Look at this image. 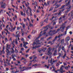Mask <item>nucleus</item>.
<instances>
[{
	"label": "nucleus",
	"mask_w": 73,
	"mask_h": 73,
	"mask_svg": "<svg viewBox=\"0 0 73 73\" xmlns=\"http://www.w3.org/2000/svg\"><path fill=\"white\" fill-rule=\"evenodd\" d=\"M2 24H3V23H2V21H0V26H2Z\"/></svg>",
	"instance_id": "36"
},
{
	"label": "nucleus",
	"mask_w": 73,
	"mask_h": 73,
	"mask_svg": "<svg viewBox=\"0 0 73 73\" xmlns=\"http://www.w3.org/2000/svg\"><path fill=\"white\" fill-rule=\"evenodd\" d=\"M71 46V50H73V45L71 46V44H70L69 46L68 47V48H70V47Z\"/></svg>",
	"instance_id": "25"
},
{
	"label": "nucleus",
	"mask_w": 73,
	"mask_h": 73,
	"mask_svg": "<svg viewBox=\"0 0 73 73\" xmlns=\"http://www.w3.org/2000/svg\"><path fill=\"white\" fill-rule=\"evenodd\" d=\"M35 45H36L35 47H33V49H35L36 48H39L40 46H37L38 45H40V41L38 40H35L34 43L33 44V46H34Z\"/></svg>",
	"instance_id": "2"
},
{
	"label": "nucleus",
	"mask_w": 73,
	"mask_h": 73,
	"mask_svg": "<svg viewBox=\"0 0 73 73\" xmlns=\"http://www.w3.org/2000/svg\"><path fill=\"white\" fill-rule=\"evenodd\" d=\"M52 48H51L50 47L48 49V50H49V51H47L46 52V54H47V55H49L50 56L52 55V53L50 52L51 50H52Z\"/></svg>",
	"instance_id": "4"
},
{
	"label": "nucleus",
	"mask_w": 73,
	"mask_h": 73,
	"mask_svg": "<svg viewBox=\"0 0 73 73\" xmlns=\"http://www.w3.org/2000/svg\"><path fill=\"white\" fill-rule=\"evenodd\" d=\"M66 56V54H65L64 56H63V58L64 59L65 58V56Z\"/></svg>",
	"instance_id": "38"
},
{
	"label": "nucleus",
	"mask_w": 73,
	"mask_h": 73,
	"mask_svg": "<svg viewBox=\"0 0 73 73\" xmlns=\"http://www.w3.org/2000/svg\"><path fill=\"white\" fill-rule=\"evenodd\" d=\"M21 14L22 16H23V12L21 11Z\"/></svg>",
	"instance_id": "44"
},
{
	"label": "nucleus",
	"mask_w": 73,
	"mask_h": 73,
	"mask_svg": "<svg viewBox=\"0 0 73 73\" xmlns=\"http://www.w3.org/2000/svg\"><path fill=\"white\" fill-rule=\"evenodd\" d=\"M55 32V31H50L49 33H48V35H46V36H49V35H50V36H52V35H53V32Z\"/></svg>",
	"instance_id": "7"
},
{
	"label": "nucleus",
	"mask_w": 73,
	"mask_h": 73,
	"mask_svg": "<svg viewBox=\"0 0 73 73\" xmlns=\"http://www.w3.org/2000/svg\"><path fill=\"white\" fill-rule=\"evenodd\" d=\"M8 27H9V25H7V26H6V28L7 29H8Z\"/></svg>",
	"instance_id": "57"
},
{
	"label": "nucleus",
	"mask_w": 73,
	"mask_h": 73,
	"mask_svg": "<svg viewBox=\"0 0 73 73\" xmlns=\"http://www.w3.org/2000/svg\"><path fill=\"white\" fill-rule=\"evenodd\" d=\"M70 0H69V1L68 2V3L66 5H65L64 6H63L61 8V9H62V8H65L66 6H68L67 9H68L67 11H66V13H67V12H68L69 11H70V9L71 8V6L70 5Z\"/></svg>",
	"instance_id": "3"
},
{
	"label": "nucleus",
	"mask_w": 73,
	"mask_h": 73,
	"mask_svg": "<svg viewBox=\"0 0 73 73\" xmlns=\"http://www.w3.org/2000/svg\"><path fill=\"white\" fill-rule=\"evenodd\" d=\"M52 59H51V61H50V59H49L48 61V63H50V64H52Z\"/></svg>",
	"instance_id": "24"
},
{
	"label": "nucleus",
	"mask_w": 73,
	"mask_h": 73,
	"mask_svg": "<svg viewBox=\"0 0 73 73\" xmlns=\"http://www.w3.org/2000/svg\"><path fill=\"white\" fill-rule=\"evenodd\" d=\"M16 28V27L15 26L14 28H12L11 30H10V32H13V31L15 30Z\"/></svg>",
	"instance_id": "15"
},
{
	"label": "nucleus",
	"mask_w": 73,
	"mask_h": 73,
	"mask_svg": "<svg viewBox=\"0 0 73 73\" xmlns=\"http://www.w3.org/2000/svg\"><path fill=\"white\" fill-rule=\"evenodd\" d=\"M27 19L28 20V21H29V22H30L29 23H30V27H32L33 26V25L31 23V22H30V20H29V18H27Z\"/></svg>",
	"instance_id": "21"
},
{
	"label": "nucleus",
	"mask_w": 73,
	"mask_h": 73,
	"mask_svg": "<svg viewBox=\"0 0 73 73\" xmlns=\"http://www.w3.org/2000/svg\"><path fill=\"white\" fill-rule=\"evenodd\" d=\"M64 19H63L64 20H65V19H64L66 18V19H67V17H65V16H64L63 17Z\"/></svg>",
	"instance_id": "39"
},
{
	"label": "nucleus",
	"mask_w": 73,
	"mask_h": 73,
	"mask_svg": "<svg viewBox=\"0 0 73 73\" xmlns=\"http://www.w3.org/2000/svg\"><path fill=\"white\" fill-rule=\"evenodd\" d=\"M15 43L16 45H17V44H18V43L17 42V39H16Z\"/></svg>",
	"instance_id": "40"
},
{
	"label": "nucleus",
	"mask_w": 73,
	"mask_h": 73,
	"mask_svg": "<svg viewBox=\"0 0 73 73\" xmlns=\"http://www.w3.org/2000/svg\"><path fill=\"white\" fill-rule=\"evenodd\" d=\"M6 32H7L8 33H9V32H8V29H6Z\"/></svg>",
	"instance_id": "54"
},
{
	"label": "nucleus",
	"mask_w": 73,
	"mask_h": 73,
	"mask_svg": "<svg viewBox=\"0 0 73 73\" xmlns=\"http://www.w3.org/2000/svg\"><path fill=\"white\" fill-rule=\"evenodd\" d=\"M21 41H22L24 42V38H21Z\"/></svg>",
	"instance_id": "37"
},
{
	"label": "nucleus",
	"mask_w": 73,
	"mask_h": 73,
	"mask_svg": "<svg viewBox=\"0 0 73 73\" xmlns=\"http://www.w3.org/2000/svg\"><path fill=\"white\" fill-rule=\"evenodd\" d=\"M31 21H32V23H33V22L34 21V19H33V18H32V17L31 18Z\"/></svg>",
	"instance_id": "34"
},
{
	"label": "nucleus",
	"mask_w": 73,
	"mask_h": 73,
	"mask_svg": "<svg viewBox=\"0 0 73 73\" xmlns=\"http://www.w3.org/2000/svg\"><path fill=\"white\" fill-rule=\"evenodd\" d=\"M6 61L7 62V64H8L9 65H10V64L9 63V61H8V59H7L6 60Z\"/></svg>",
	"instance_id": "30"
},
{
	"label": "nucleus",
	"mask_w": 73,
	"mask_h": 73,
	"mask_svg": "<svg viewBox=\"0 0 73 73\" xmlns=\"http://www.w3.org/2000/svg\"><path fill=\"white\" fill-rule=\"evenodd\" d=\"M32 33H33V34H34V33H35V31H33L32 32Z\"/></svg>",
	"instance_id": "59"
},
{
	"label": "nucleus",
	"mask_w": 73,
	"mask_h": 73,
	"mask_svg": "<svg viewBox=\"0 0 73 73\" xmlns=\"http://www.w3.org/2000/svg\"><path fill=\"white\" fill-rule=\"evenodd\" d=\"M12 6L13 7H14V8H16L17 9H18V8L17 6L15 7L14 5H12Z\"/></svg>",
	"instance_id": "42"
},
{
	"label": "nucleus",
	"mask_w": 73,
	"mask_h": 73,
	"mask_svg": "<svg viewBox=\"0 0 73 73\" xmlns=\"http://www.w3.org/2000/svg\"><path fill=\"white\" fill-rule=\"evenodd\" d=\"M70 40V38L69 36H68L67 38H66V41H69Z\"/></svg>",
	"instance_id": "22"
},
{
	"label": "nucleus",
	"mask_w": 73,
	"mask_h": 73,
	"mask_svg": "<svg viewBox=\"0 0 73 73\" xmlns=\"http://www.w3.org/2000/svg\"><path fill=\"white\" fill-rule=\"evenodd\" d=\"M59 56H58L57 57V58H60V56H61V54L60 53H59Z\"/></svg>",
	"instance_id": "32"
},
{
	"label": "nucleus",
	"mask_w": 73,
	"mask_h": 73,
	"mask_svg": "<svg viewBox=\"0 0 73 73\" xmlns=\"http://www.w3.org/2000/svg\"><path fill=\"white\" fill-rule=\"evenodd\" d=\"M48 19L47 18L44 21L45 22V23H48Z\"/></svg>",
	"instance_id": "33"
},
{
	"label": "nucleus",
	"mask_w": 73,
	"mask_h": 73,
	"mask_svg": "<svg viewBox=\"0 0 73 73\" xmlns=\"http://www.w3.org/2000/svg\"><path fill=\"white\" fill-rule=\"evenodd\" d=\"M25 4L26 7H27V8L30 9V13H31V11H32V9H31V8H30V7H29V6H28V5L26 3H25Z\"/></svg>",
	"instance_id": "11"
},
{
	"label": "nucleus",
	"mask_w": 73,
	"mask_h": 73,
	"mask_svg": "<svg viewBox=\"0 0 73 73\" xmlns=\"http://www.w3.org/2000/svg\"><path fill=\"white\" fill-rule=\"evenodd\" d=\"M6 13L8 15V16H9L10 17H11V15L9 14V13H8L7 12Z\"/></svg>",
	"instance_id": "46"
},
{
	"label": "nucleus",
	"mask_w": 73,
	"mask_h": 73,
	"mask_svg": "<svg viewBox=\"0 0 73 73\" xmlns=\"http://www.w3.org/2000/svg\"><path fill=\"white\" fill-rule=\"evenodd\" d=\"M62 50H64L65 49V48H64V47H62Z\"/></svg>",
	"instance_id": "43"
},
{
	"label": "nucleus",
	"mask_w": 73,
	"mask_h": 73,
	"mask_svg": "<svg viewBox=\"0 0 73 73\" xmlns=\"http://www.w3.org/2000/svg\"><path fill=\"white\" fill-rule=\"evenodd\" d=\"M20 46L21 47H22V46H23V43L21 44L20 45Z\"/></svg>",
	"instance_id": "51"
},
{
	"label": "nucleus",
	"mask_w": 73,
	"mask_h": 73,
	"mask_svg": "<svg viewBox=\"0 0 73 73\" xmlns=\"http://www.w3.org/2000/svg\"><path fill=\"white\" fill-rule=\"evenodd\" d=\"M64 11V9H63V10H62L61 11H59V13H58V16L59 17H60V16H61V12H63V11Z\"/></svg>",
	"instance_id": "12"
},
{
	"label": "nucleus",
	"mask_w": 73,
	"mask_h": 73,
	"mask_svg": "<svg viewBox=\"0 0 73 73\" xmlns=\"http://www.w3.org/2000/svg\"><path fill=\"white\" fill-rule=\"evenodd\" d=\"M43 24V22H41V23H40V24H41V25H43V24Z\"/></svg>",
	"instance_id": "62"
},
{
	"label": "nucleus",
	"mask_w": 73,
	"mask_h": 73,
	"mask_svg": "<svg viewBox=\"0 0 73 73\" xmlns=\"http://www.w3.org/2000/svg\"><path fill=\"white\" fill-rule=\"evenodd\" d=\"M63 68H62L61 66V68L60 69V70H61V71H62L61 73H63V72H65V70L63 71Z\"/></svg>",
	"instance_id": "20"
},
{
	"label": "nucleus",
	"mask_w": 73,
	"mask_h": 73,
	"mask_svg": "<svg viewBox=\"0 0 73 73\" xmlns=\"http://www.w3.org/2000/svg\"><path fill=\"white\" fill-rule=\"evenodd\" d=\"M7 48L9 49V50L7 49L6 50V52L8 54H11L12 53H13L14 52V50H13V48H12L11 49H10L9 48V46H10L8 45L7 44Z\"/></svg>",
	"instance_id": "1"
},
{
	"label": "nucleus",
	"mask_w": 73,
	"mask_h": 73,
	"mask_svg": "<svg viewBox=\"0 0 73 73\" xmlns=\"http://www.w3.org/2000/svg\"><path fill=\"white\" fill-rule=\"evenodd\" d=\"M22 69H24L23 70H25V69H26V70H27V69H31V67H28V68H25V67H23Z\"/></svg>",
	"instance_id": "19"
},
{
	"label": "nucleus",
	"mask_w": 73,
	"mask_h": 73,
	"mask_svg": "<svg viewBox=\"0 0 73 73\" xmlns=\"http://www.w3.org/2000/svg\"><path fill=\"white\" fill-rule=\"evenodd\" d=\"M50 2L49 1H48L47 2V4H48V5H49V3Z\"/></svg>",
	"instance_id": "64"
},
{
	"label": "nucleus",
	"mask_w": 73,
	"mask_h": 73,
	"mask_svg": "<svg viewBox=\"0 0 73 73\" xmlns=\"http://www.w3.org/2000/svg\"><path fill=\"white\" fill-rule=\"evenodd\" d=\"M17 30H19L20 29V27H17Z\"/></svg>",
	"instance_id": "53"
},
{
	"label": "nucleus",
	"mask_w": 73,
	"mask_h": 73,
	"mask_svg": "<svg viewBox=\"0 0 73 73\" xmlns=\"http://www.w3.org/2000/svg\"><path fill=\"white\" fill-rule=\"evenodd\" d=\"M12 57V58H13V61H16V59L15 58H14L16 56V55H15V54H13L12 56H11Z\"/></svg>",
	"instance_id": "16"
},
{
	"label": "nucleus",
	"mask_w": 73,
	"mask_h": 73,
	"mask_svg": "<svg viewBox=\"0 0 73 73\" xmlns=\"http://www.w3.org/2000/svg\"><path fill=\"white\" fill-rule=\"evenodd\" d=\"M38 65V64H36L33 65V66L34 68H36V66H37Z\"/></svg>",
	"instance_id": "26"
},
{
	"label": "nucleus",
	"mask_w": 73,
	"mask_h": 73,
	"mask_svg": "<svg viewBox=\"0 0 73 73\" xmlns=\"http://www.w3.org/2000/svg\"><path fill=\"white\" fill-rule=\"evenodd\" d=\"M5 42H8V39H7V38H5Z\"/></svg>",
	"instance_id": "35"
},
{
	"label": "nucleus",
	"mask_w": 73,
	"mask_h": 73,
	"mask_svg": "<svg viewBox=\"0 0 73 73\" xmlns=\"http://www.w3.org/2000/svg\"><path fill=\"white\" fill-rule=\"evenodd\" d=\"M58 52H59V51H60V50H61V47H60L58 48Z\"/></svg>",
	"instance_id": "41"
},
{
	"label": "nucleus",
	"mask_w": 73,
	"mask_h": 73,
	"mask_svg": "<svg viewBox=\"0 0 73 73\" xmlns=\"http://www.w3.org/2000/svg\"><path fill=\"white\" fill-rule=\"evenodd\" d=\"M42 49L43 52H45V50L46 49V48H42Z\"/></svg>",
	"instance_id": "27"
},
{
	"label": "nucleus",
	"mask_w": 73,
	"mask_h": 73,
	"mask_svg": "<svg viewBox=\"0 0 73 73\" xmlns=\"http://www.w3.org/2000/svg\"><path fill=\"white\" fill-rule=\"evenodd\" d=\"M4 50H2V53H3V54H4L5 53V52L4 51Z\"/></svg>",
	"instance_id": "45"
},
{
	"label": "nucleus",
	"mask_w": 73,
	"mask_h": 73,
	"mask_svg": "<svg viewBox=\"0 0 73 73\" xmlns=\"http://www.w3.org/2000/svg\"><path fill=\"white\" fill-rule=\"evenodd\" d=\"M54 41H55V40H54L52 42L50 41L48 42V44H50V45H52L53 44V42H54Z\"/></svg>",
	"instance_id": "23"
},
{
	"label": "nucleus",
	"mask_w": 73,
	"mask_h": 73,
	"mask_svg": "<svg viewBox=\"0 0 73 73\" xmlns=\"http://www.w3.org/2000/svg\"><path fill=\"white\" fill-rule=\"evenodd\" d=\"M61 66L62 68H65V69H66V70H68V69H69V67L68 66Z\"/></svg>",
	"instance_id": "14"
},
{
	"label": "nucleus",
	"mask_w": 73,
	"mask_h": 73,
	"mask_svg": "<svg viewBox=\"0 0 73 73\" xmlns=\"http://www.w3.org/2000/svg\"><path fill=\"white\" fill-rule=\"evenodd\" d=\"M54 18H55V17H52V19H50V20H53V19H54Z\"/></svg>",
	"instance_id": "50"
},
{
	"label": "nucleus",
	"mask_w": 73,
	"mask_h": 73,
	"mask_svg": "<svg viewBox=\"0 0 73 73\" xmlns=\"http://www.w3.org/2000/svg\"><path fill=\"white\" fill-rule=\"evenodd\" d=\"M22 31V36H24V32L23 31V29H21Z\"/></svg>",
	"instance_id": "31"
},
{
	"label": "nucleus",
	"mask_w": 73,
	"mask_h": 73,
	"mask_svg": "<svg viewBox=\"0 0 73 73\" xmlns=\"http://www.w3.org/2000/svg\"><path fill=\"white\" fill-rule=\"evenodd\" d=\"M61 27L60 28V30L62 32L64 29H65V26H64V24L62 25Z\"/></svg>",
	"instance_id": "8"
},
{
	"label": "nucleus",
	"mask_w": 73,
	"mask_h": 73,
	"mask_svg": "<svg viewBox=\"0 0 73 73\" xmlns=\"http://www.w3.org/2000/svg\"><path fill=\"white\" fill-rule=\"evenodd\" d=\"M7 5H6V4H3V2H2V3L1 4V8H5V6H6Z\"/></svg>",
	"instance_id": "13"
},
{
	"label": "nucleus",
	"mask_w": 73,
	"mask_h": 73,
	"mask_svg": "<svg viewBox=\"0 0 73 73\" xmlns=\"http://www.w3.org/2000/svg\"><path fill=\"white\" fill-rule=\"evenodd\" d=\"M19 33H20V32H19V31H17L16 32V34H17V35L15 36L16 38H17V37H19L20 36V35H19Z\"/></svg>",
	"instance_id": "10"
},
{
	"label": "nucleus",
	"mask_w": 73,
	"mask_h": 73,
	"mask_svg": "<svg viewBox=\"0 0 73 73\" xmlns=\"http://www.w3.org/2000/svg\"><path fill=\"white\" fill-rule=\"evenodd\" d=\"M52 68L53 69V70H52V71H54V72H56V73H61L62 71L61 70H58L57 71H55V68H54V66H52Z\"/></svg>",
	"instance_id": "6"
},
{
	"label": "nucleus",
	"mask_w": 73,
	"mask_h": 73,
	"mask_svg": "<svg viewBox=\"0 0 73 73\" xmlns=\"http://www.w3.org/2000/svg\"><path fill=\"white\" fill-rule=\"evenodd\" d=\"M67 32V31H66L63 34H61L59 35L58 36V37L56 36L55 38V39H56V38H57L58 37V38H60V37H61V36H65V35H66Z\"/></svg>",
	"instance_id": "5"
},
{
	"label": "nucleus",
	"mask_w": 73,
	"mask_h": 73,
	"mask_svg": "<svg viewBox=\"0 0 73 73\" xmlns=\"http://www.w3.org/2000/svg\"><path fill=\"white\" fill-rule=\"evenodd\" d=\"M23 46L25 48H28V47L26 46V45L28 44V43L27 42H23Z\"/></svg>",
	"instance_id": "9"
},
{
	"label": "nucleus",
	"mask_w": 73,
	"mask_h": 73,
	"mask_svg": "<svg viewBox=\"0 0 73 73\" xmlns=\"http://www.w3.org/2000/svg\"><path fill=\"white\" fill-rule=\"evenodd\" d=\"M56 51H57L56 50H55L54 53L53 54V55L54 56H56V55L57 54H56Z\"/></svg>",
	"instance_id": "29"
},
{
	"label": "nucleus",
	"mask_w": 73,
	"mask_h": 73,
	"mask_svg": "<svg viewBox=\"0 0 73 73\" xmlns=\"http://www.w3.org/2000/svg\"><path fill=\"white\" fill-rule=\"evenodd\" d=\"M35 4L36 5V7H37V3L36 2H35Z\"/></svg>",
	"instance_id": "47"
},
{
	"label": "nucleus",
	"mask_w": 73,
	"mask_h": 73,
	"mask_svg": "<svg viewBox=\"0 0 73 73\" xmlns=\"http://www.w3.org/2000/svg\"><path fill=\"white\" fill-rule=\"evenodd\" d=\"M38 51L39 53H40V52L42 51V48L38 49Z\"/></svg>",
	"instance_id": "28"
},
{
	"label": "nucleus",
	"mask_w": 73,
	"mask_h": 73,
	"mask_svg": "<svg viewBox=\"0 0 73 73\" xmlns=\"http://www.w3.org/2000/svg\"><path fill=\"white\" fill-rule=\"evenodd\" d=\"M69 33L70 34V35H72V31H70L69 32Z\"/></svg>",
	"instance_id": "61"
},
{
	"label": "nucleus",
	"mask_w": 73,
	"mask_h": 73,
	"mask_svg": "<svg viewBox=\"0 0 73 73\" xmlns=\"http://www.w3.org/2000/svg\"><path fill=\"white\" fill-rule=\"evenodd\" d=\"M46 30H44L43 31H42L40 32V33H43V35H45V34L46 33Z\"/></svg>",
	"instance_id": "18"
},
{
	"label": "nucleus",
	"mask_w": 73,
	"mask_h": 73,
	"mask_svg": "<svg viewBox=\"0 0 73 73\" xmlns=\"http://www.w3.org/2000/svg\"><path fill=\"white\" fill-rule=\"evenodd\" d=\"M31 63H32V61H30L29 66H31Z\"/></svg>",
	"instance_id": "48"
},
{
	"label": "nucleus",
	"mask_w": 73,
	"mask_h": 73,
	"mask_svg": "<svg viewBox=\"0 0 73 73\" xmlns=\"http://www.w3.org/2000/svg\"><path fill=\"white\" fill-rule=\"evenodd\" d=\"M20 24H21L23 26V29H24L25 28V24H24V23H20Z\"/></svg>",
	"instance_id": "17"
},
{
	"label": "nucleus",
	"mask_w": 73,
	"mask_h": 73,
	"mask_svg": "<svg viewBox=\"0 0 73 73\" xmlns=\"http://www.w3.org/2000/svg\"><path fill=\"white\" fill-rule=\"evenodd\" d=\"M44 4L45 6H47V4H46V3L45 2L44 3Z\"/></svg>",
	"instance_id": "49"
},
{
	"label": "nucleus",
	"mask_w": 73,
	"mask_h": 73,
	"mask_svg": "<svg viewBox=\"0 0 73 73\" xmlns=\"http://www.w3.org/2000/svg\"><path fill=\"white\" fill-rule=\"evenodd\" d=\"M39 12H40V11H38V9L37 10V11H36V12L37 13H39Z\"/></svg>",
	"instance_id": "58"
},
{
	"label": "nucleus",
	"mask_w": 73,
	"mask_h": 73,
	"mask_svg": "<svg viewBox=\"0 0 73 73\" xmlns=\"http://www.w3.org/2000/svg\"><path fill=\"white\" fill-rule=\"evenodd\" d=\"M52 38L50 37V38H48L47 39V41H48V40H49V39H50V38Z\"/></svg>",
	"instance_id": "56"
},
{
	"label": "nucleus",
	"mask_w": 73,
	"mask_h": 73,
	"mask_svg": "<svg viewBox=\"0 0 73 73\" xmlns=\"http://www.w3.org/2000/svg\"><path fill=\"white\" fill-rule=\"evenodd\" d=\"M70 27L69 26H68V27H66V29H67H67H69V28H70Z\"/></svg>",
	"instance_id": "60"
},
{
	"label": "nucleus",
	"mask_w": 73,
	"mask_h": 73,
	"mask_svg": "<svg viewBox=\"0 0 73 73\" xmlns=\"http://www.w3.org/2000/svg\"><path fill=\"white\" fill-rule=\"evenodd\" d=\"M31 36L29 35V36H28V37L29 38H31Z\"/></svg>",
	"instance_id": "63"
},
{
	"label": "nucleus",
	"mask_w": 73,
	"mask_h": 73,
	"mask_svg": "<svg viewBox=\"0 0 73 73\" xmlns=\"http://www.w3.org/2000/svg\"><path fill=\"white\" fill-rule=\"evenodd\" d=\"M57 62V60H54L53 61V62Z\"/></svg>",
	"instance_id": "55"
},
{
	"label": "nucleus",
	"mask_w": 73,
	"mask_h": 73,
	"mask_svg": "<svg viewBox=\"0 0 73 73\" xmlns=\"http://www.w3.org/2000/svg\"><path fill=\"white\" fill-rule=\"evenodd\" d=\"M63 64L64 65H67V64L65 63H63Z\"/></svg>",
	"instance_id": "52"
}]
</instances>
